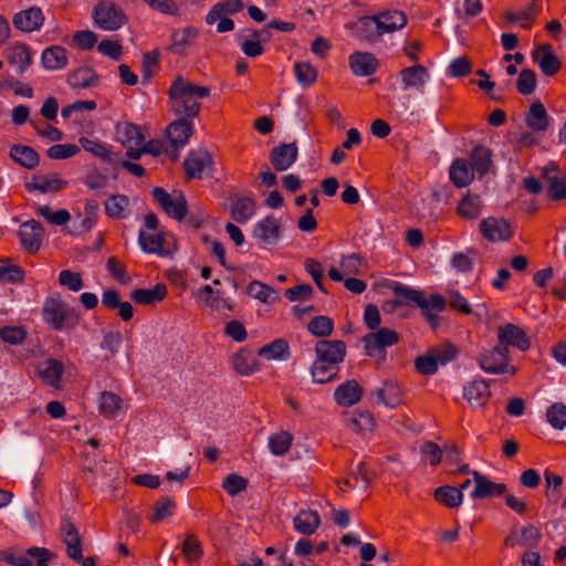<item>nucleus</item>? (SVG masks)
Segmentation results:
<instances>
[{
	"instance_id": "f257e3e1",
	"label": "nucleus",
	"mask_w": 566,
	"mask_h": 566,
	"mask_svg": "<svg viewBox=\"0 0 566 566\" xmlns=\"http://www.w3.org/2000/svg\"><path fill=\"white\" fill-rule=\"evenodd\" d=\"M168 96L170 112L178 118L191 120L200 113V99L210 96V88L178 76L170 85Z\"/></svg>"
},
{
	"instance_id": "f03ea898",
	"label": "nucleus",
	"mask_w": 566,
	"mask_h": 566,
	"mask_svg": "<svg viewBox=\"0 0 566 566\" xmlns=\"http://www.w3.org/2000/svg\"><path fill=\"white\" fill-rule=\"evenodd\" d=\"M388 286L399 298V303L417 305L433 329L439 326L438 313L446 308V300L442 295L431 294L428 296L423 291L411 289L396 281H390Z\"/></svg>"
},
{
	"instance_id": "7ed1b4c3",
	"label": "nucleus",
	"mask_w": 566,
	"mask_h": 566,
	"mask_svg": "<svg viewBox=\"0 0 566 566\" xmlns=\"http://www.w3.org/2000/svg\"><path fill=\"white\" fill-rule=\"evenodd\" d=\"M42 315L43 319L55 331H60L64 327H74L80 321L77 313L73 308L67 307L64 302L56 296H51L45 300Z\"/></svg>"
},
{
	"instance_id": "20e7f679",
	"label": "nucleus",
	"mask_w": 566,
	"mask_h": 566,
	"mask_svg": "<svg viewBox=\"0 0 566 566\" xmlns=\"http://www.w3.org/2000/svg\"><path fill=\"white\" fill-rule=\"evenodd\" d=\"M478 363L481 369L488 374H510L514 375L516 369L510 364L509 349L499 344L490 350L480 353Z\"/></svg>"
},
{
	"instance_id": "39448f33",
	"label": "nucleus",
	"mask_w": 566,
	"mask_h": 566,
	"mask_svg": "<svg viewBox=\"0 0 566 566\" xmlns=\"http://www.w3.org/2000/svg\"><path fill=\"white\" fill-rule=\"evenodd\" d=\"M95 24L105 31H116L126 23V15L120 7L112 1L97 2L92 12Z\"/></svg>"
},
{
	"instance_id": "423d86ee",
	"label": "nucleus",
	"mask_w": 566,
	"mask_h": 566,
	"mask_svg": "<svg viewBox=\"0 0 566 566\" xmlns=\"http://www.w3.org/2000/svg\"><path fill=\"white\" fill-rule=\"evenodd\" d=\"M60 535L66 546L67 556L82 566H95L94 557L83 558L82 538L74 525L69 518H63L60 524Z\"/></svg>"
},
{
	"instance_id": "0eeeda50",
	"label": "nucleus",
	"mask_w": 566,
	"mask_h": 566,
	"mask_svg": "<svg viewBox=\"0 0 566 566\" xmlns=\"http://www.w3.org/2000/svg\"><path fill=\"white\" fill-rule=\"evenodd\" d=\"M153 197L169 217L181 220L186 216L187 201L182 193L171 196L165 189L156 187Z\"/></svg>"
},
{
	"instance_id": "6e6552de",
	"label": "nucleus",
	"mask_w": 566,
	"mask_h": 566,
	"mask_svg": "<svg viewBox=\"0 0 566 566\" xmlns=\"http://www.w3.org/2000/svg\"><path fill=\"white\" fill-rule=\"evenodd\" d=\"M270 36V33L254 29H245L235 34V39L243 54L248 57H258L264 53L263 43Z\"/></svg>"
},
{
	"instance_id": "1a4fd4ad",
	"label": "nucleus",
	"mask_w": 566,
	"mask_h": 566,
	"mask_svg": "<svg viewBox=\"0 0 566 566\" xmlns=\"http://www.w3.org/2000/svg\"><path fill=\"white\" fill-rule=\"evenodd\" d=\"M252 235L261 248L275 244L281 235L280 220L273 216L263 218L254 224Z\"/></svg>"
},
{
	"instance_id": "9d476101",
	"label": "nucleus",
	"mask_w": 566,
	"mask_h": 566,
	"mask_svg": "<svg viewBox=\"0 0 566 566\" xmlns=\"http://www.w3.org/2000/svg\"><path fill=\"white\" fill-rule=\"evenodd\" d=\"M398 340V333L389 328H378L363 337L364 348L368 356H376L386 347L397 344Z\"/></svg>"
},
{
	"instance_id": "9b49d317",
	"label": "nucleus",
	"mask_w": 566,
	"mask_h": 566,
	"mask_svg": "<svg viewBox=\"0 0 566 566\" xmlns=\"http://www.w3.org/2000/svg\"><path fill=\"white\" fill-rule=\"evenodd\" d=\"M541 177L548 185L547 195L552 200H566V177L556 164L549 163L543 167Z\"/></svg>"
},
{
	"instance_id": "f8f14e48",
	"label": "nucleus",
	"mask_w": 566,
	"mask_h": 566,
	"mask_svg": "<svg viewBox=\"0 0 566 566\" xmlns=\"http://www.w3.org/2000/svg\"><path fill=\"white\" fill-rule=\"evenodd\" d=\"M479 227L482 235L491 242L507 241L513 235L512 226L504 218H485Z\"/></svg>"
},
{
	"instance_id": "ddd939ff",
	"label": "nucleus",
	"mask_w": 566,
	"mask_h": 566,
	"mask_svg": "<svg viewBox=\"0 0 566 566\" xmlns=\"http://www.w3.org/2000/svg\"><path fill=\"white\" fill-rule=\"evenodd\" d=\"M20 243L24 251L35 253L42 245L44 229L36 220H28L19 229Z\"/></svg>"
},
{
	"instance_id": "4468645a",
	"label": "nucleus",
	"mask_w": 566,
	"mask_h": 566,
	"mask_svg": "<svg viewBox=\"0 0 566 566\" xmlns=\"http://www.w3.org/2000/svg\"><path fill=\"white\" fill-rule=\"evenodd\" d=\"M497 338L500 346H513L522 352L530 348L531 342L525 332L517 325L507 323L497 328Z\"/></svg>"
},
{
	"instance_id": "2eb2a0df",
	"label": "nucleus",
	"mask_w": 566,
	"mask_h": 566,
	"mask_svg": "<svg viewBox=\"0 0 566 566\" xmlns=\"http://www.w3.org/2000/svg\"><path fill=\"white\" fill-rule=\"evenodd\" d=\"M314 350L316 358L339 365L346 356V344L338 339H323L316 343Z\"/></svg>"
},
{
	"instance_id": "dca6fc26",
	"label": "nucleus",
	"mask_w": 566,
	"mask_h": 566,
	"mask_svg": "<svg viewBox=\"0 0 566 566\" xmlns=\"http://www.w3.org/2000/svg\"><path fill=\"white\" fill-rule=\"evenodd\" d=\"M193 130L195 127L191 120L177 118L166 128V136L171 147L178 149L188 144V140L192 136Z\"/></svg>"
},
{
	"instance_id": "f3484780",
	"label": "nucleus",
	"mask_w": 566,
	"mask_h": 566,
	"mask_svg": "<svg viewBox=\"0 0 566 566\" xmlns=\"http://www.w3.org/2000/svg\"><path fill=\"white\" fill-rule=\"evenodd\" d=\"M399 77L401 80L403 91H422L430 80V74L428 69L423 65L415 64L412 66L403 67L399 72Z\"/></svg>"
},
{
	"instance_id": "a211bd4d",
	"label": "nucleus",
	"mask_w": 566,
	"mask_h": 566,
	"mask_svg": "<svg viewBox=\"0 0 566 566\" xmlns=\"http://www.w3.org/2000/svg\"><path fill=\"white\" fill-rule=\"evenodd\" d=\"M532 57L534 62L538 64L542 73L546 76H553L562 69V61L553 52L549 44H542L537 46L533 51Z\"/></svg>"
},
{
	"instance_id": "6ab92c4d",
	"label": "nucleus",
	"mask_w": 566,
	"mask_h": 566,
	"mask_svg": "<svg viewBox=\"0 0 566 566\" xmlns=\"http://www.w3.org/2000/svg\"><path fill=\"white\" fill-rule=\"evenodd\" d=\"M12 23L19 31L29 33L39 30L44 23V14L39 7L21 10L13 15Z\"/></svg>"
},
{
	"instance_id": "aec40b11",
	"label": "nucleus",
	"mask_w": 566,
	"mask_h": 566,
	"mask_svg": "<svg viewBox=\"0 0 566 566\" xmlns=\"http://www.w3.org/2000/svg\"><path fill=\"white\" fill-rule=\"evenodd\" d=\"M298 148L296 143L281 144L270 153V161L277 171L287 170L296 160Z\"/></svg>"
},
{
	"instance_id": "412c9836",
	"label": "nucleus",
	"mask_w": 566,
	"mask_h": 566,
	"mask_svg": "<svg viewBox=\"0 0 566 566\" xmlns=\"http://www.w3.org/2000/svg\"><path fill=\"white\" fill-rule=\"evenodd\" d=\"M472 475L474 478L475 486L471 492V497L474 500L500 496L506 491V485L504 483L492 482L478 471H473Z\"/></svg>"
},
{
	"instance_id": "4be33fe9",
	"label": "nucleus",
	"mask_w": 566,
	"mask_h": 566,
	"mask_svg": "<svg viewBox=\"0 0 566 566\" xmlns=\"http://www.w3.org/2000/svg\"><path fill=\"white\" fill-rule=\"evenodd\" d=\"M463 395L471 407H484L491 396L490 384L484 379H474L464 386Z\"/></svg>"
},
{
	"instance_id": "5701e85b",
	"label": "nucleus",
	"mask_w": 566,
	"mask_h": 566,
	"mask_svg": "<svg viewBox=\"0 0 566 566\" xmlns=\"http://www.w3.org/2000/svg\"><path fill=\"white\" fill-rule=\"evenodd\" d=\"M232 368L241 376H250L260 370L256 355L247 348H241L231 357Z\"/></svg>"
},
{
	"instance_id": "b1692460",
	"label": "nucleus",
	"mask_w": 566,
	"mask_h": 566,
	"mask_svg": "<svg viewBox=\"0 0 566 566\" xmlns=\"http://www.w3.org/2000/svg\"><path fill=\"white\" fill-rule=\"evenodd\" d=\"M38 376L48 386L59 388L62 375L64 373V365L62 361L49 358L38 365Z\"/></svg>"
},
{
	"instance_id": "393cba45",
	"label": "nucleus",
	"mask_w": 566,
	"mask_h": 566,
	"mask_svg": "<svg viewBox=\"0 0 566 566\" xmlns=\"http://www.w3.org/2000/svg\"><path fill=\"white\" fill-rule=\"evenodd\" d=\"M210 166L211 157L207 150L192 151L184 161L185 171L191 178H202Z\"/></svg>"
},
{
	"instance_id": "a878e982",
	"label": "nucleus",
	"mask_w": 566,
	"mask_h": 566,
	"mask_svg": "<svg viewBox=\"0 0 566 566\" xmlns=\"http://www.w3.org/2000/svg\"><path fill=\"white\" fill-rule=\"evenodd\" d=\"M363 396V389L355 379L340 384L334 391V399L342 407H352Z\"/></svg>"
},
{
	"instance_id": "bb28decb",
	"label": "nucleus",
	"mask_w": 566,
	"mask_h": 566,
	"mask_svg": "<svg viewBox=\"0 0 566 566\" xmlns=\"http://www.w3.org/2000/svg\"><path fill=\"white\" fill-rule=\"evenodd\" d=\"M67 181L60 178L57 174L35 175L30 182L27 184L29 191H39L42 193L56 192L64 189Z\"/></svg>"
},
{
	"instance_id": "cd10ccee",
	"label": "nucleus",
	"mask_w": 566,
	"mask_h": 566,
	"mask_svg": "<svg viewBox=\"0 0 566 566\" xmlns=\"http://www.w3.org/2000/svg\"><path fill=\"white\" fill-rule=\"evenodd\" d=\"M349 66L357 76L374 74L378 67V60L368 52H355L349 56Z\"/></svg>"
},
{
	"instance_id": "c85d7f7f",
	"label": "nucleus",
	"mask_w": 566,
	"mask_h": 566,
	"mask_svg": "<svg viewBox=\"0 0 566 566\" xmlns=\"http://www.w3.org/2000/svg\"><path fill=\"white\" fill-rule=\"evenodd\" d=\"M9 64L17 66L19 74H23L32 63L30 48L24 43H15L6 51Z\"/></svg>"
},
{
	"instance_id": "c756f323",
	"label": "nucleus",
	"mask_w": 566,
	"mask_h": 566,
	"mask_svg": "<svg viewBox=\"0 0 566 566\" xmlns=\"http://www.w3.org/2000/svg\"><path fill=\"white\" fill-rule=\"evenodd\" d=\"M525 122L534 132H545L549 127L551 117L542 102L537 101L531 104L525 114Z\"/></svg>"
},
{
	"instance_id": "7c9ffc66",
	"label": "nucleus",
	"mask_w": 566,
	"mask_h": 566,
	"mask_svg": "<svg viewBox=\"0 0 566 566\" xmlns=\"http://www.w3.org/2000/svg\"><path fill=\"white\" fill-rule=\"evenodd\" d=\"M449 175L451 181L458 188L468 186L474 178L471 163L462 158H458L452 163Z\"/></svg>"
},
{
	"instance_id": "2f4dec72",
	"label": "nucleus",
	"mask_w": 566,
	"mask_h": 566,
	"mask_svg": "<svg viewBox=\"0 0 566 566\" xmlns=\"http://www.w3.org/2000/svg\"><path fill=\"white\" fill-rule=\"evenodd\" d=\"M167 295V286L157 283L153 289H137L130 293V298L140 305H154L161 302Z\"/></svg>"
},
{
	"instance_id": "473e14b6",
	"label": "nucleus",
	"mask_w": 566,
	"mask_h": 566,
	"mask_svg": "<svg viewBox=\"0 0 566 566\" xmlns=\"http://www.w3.org/2000/svg\"><path fill=\"white\" fill-rule=\"evenodd\" d=\"M41 63L48 71L62 70L67 64V52L61 45L46 48L41 54Z\"/></svg>"
},
{
	"instance_id": "72a5a7b5",
	"label": "nucleus",
	"mask_w": 566,
	"mask_h": 566,
	"mask_svg": "<svg viewBox=\"0 0 566 566\" xmlns=\"http://www.w3.org/2000/svg\"><path fill=\"white\" fill-rule=\"evenodd\" d=\"M116 139L124 147L142 146L144 144V136L138 126L124 122L118 123L115 128Z\"/></svg>"
},
{
	"instance_id": "f704fd0d",
	"label": "nucleus",
	"mask_w": 566,
	"mask_h": 566,
	"mask_svg": "<svg viewBox=\"0 0 566 566\" xmlns=\"http://www.w3.org/2000/svg\"><path fill=\"white\" fill-rule=\"evenodd\" d=\"M357 36L368 43H376L382 36L376 15H365L358 20Z\"/></svg>"
},
{
	"instance_id": "c9c22d12",
	"label": "nucleus",
	"mask_w": 566,
	"mask_h": 566,
	"mask_svg": "<svg viewBox=\"0 0 566 566\" xmlns=\"http://www.w3.org/2000/svg\"><path fill=\"white\" fill-rule=\"evenodd\" d=\"M242 0H224L216 3L206 15V23L212 25L223 15H232L242 11Z\"/></svg>"
},
{
	"instance_id": "e433bc0d",
	"label": "nucleus",
	"mask_w": 566,
	"mask_h": 566,
	"mask_svg": "<svg viewBox=\"0 0 566 566\" xmlns=\"http://www.w3.org/2000/svg\"><path fill=\"white\" fill-rule=\"evenodd\" d=\"M230 213L235 222L245 223L255 213V201L251 197H235Z\"/></svg>"
},
{
	"instance_id": "4c0bfd02",
	"label": "nucleus",
	"mask_w": 566,
	"mask_h": 566,
	"mask_svg": "<svg viewBox=\"0 0 566 566\" xmlns=\"http://www.w3.org/2000/svg\"><path fill=\"white\" fill-rule=\"evenodd\" d=\"M382 35L402 29L407 23V17L402 11H384L376 14Z\"/></svg>"
},
{
	"instance_id": "58836bf2",
	"label": "nucleus",
	"mask_w": 566,
	"mask_h": 566,
	"mask_svg": "<svg viewBox=\"0 0 566 566\" xmlns=\"http://www.w3.org/2000/svg\"><path fill=\"white\" fill-rule=\"evenodd\" d=\"M321 518L316 511L302 510L293 520L294 528L304 535H312L319 526Z\"/></svg>"
},
{
	"instance_id": "ea45409f",
	"label": "nucleus",
	"mask_w": 566,
	"mask_h": 566,
	"mask_svg": "<svg viewBox=\"0 0 566 566\" xmlns=\"http://www.w3.org/2000/svg\"><path fill=\"white\" fill-rule=\"evenodd\" d=\"M338 370V365L329 364L315 357V360L311 367V375L314 382L326 384L337 377Z\"/></svg>"
},
{
	"instance_id": "a19ab883",
	"label": "nucleus",
	"mask_w": 566,
	"mask_h": 566,
	"mask_svg": "<svg viewBox=\"0 0 566 566\" xmlns=\"http://www.w3.org/2000/svg\"><path fill=\"white\" fill-rule=\"evenodd\" d=\"M198 294L203 298L208 306L214 308L218 312L233 310L230 300L224 298L221 291L213 290L210 285L202 286Z\"/></svg>"
},
{
	"instance_id": "79ce46f5",
	"label": "nucleus",
	"mask_w": 566,
	"mask_h": 566,
	"mask_svg": "<svg viewBox=\"0 0 566 566\" xmlns=\"http://www.w3.org/2000/svg\"><path fill=\"white\" fill-rule=\"evenodd\" d=\"M138 243L145 253L164 255L163 237L158 231H146L140 229Z\"/></svg>"
},
{
	"instance_id": "37998d69",
	"label": "nucleus",
	"mask_w": 566,
	"mask_h": 566,
	"mask_svg": "<svg viewBox=\"0 0 566 566\" xmlns=\"http://www.w3.org/2000/svg\"><path fill=\"white\" fill-rule=\"evenodd\" d=\"M378 399L389 408H396L403 400V394L397 382L385 381L384 386L376 390Z\"/></svg>"
},
{
	"instance_id": "c03bdc74",
	"label": "nucleus",
	"mask_w": 566,
	"mask_h": 566,
	"mask_svg": "<svg viewBox=\"0 0 566 566\" xmlns=\"http://www.w3.org/2000/svg\"><path fill=\"white\" fill-rule=\"evenodd\" d=\"M98 76L91 67H80L67 77V84L73 88H88L97 84Z\"/></svg>"
},
{
	"instance_id": "a18cd8bd",
	"label": "nucleus",
	"mask_w": 566,
	"mask_h": 566,
	"mask_svg": "<svg viewBox=\"0 0 566 566\" xmlns=\"http://www.w3.org/2000/svg\"><path fill=\"white\" fill-rule=\"evenodd\" d=\"M106 214L112 219H124L128 214L129 199L125 195H112L104 203Z\"/></svg>"
},
{
	"instance_id": "49530a36",
	"label": "nucleus",
	"mask_w": 566,
	"mask_h": 566,
	"mask_svg": "<svg viewBox=\"0 0 566 566\" xmlns=\"http://www.w3.org/2000/svg\"><path fill=\"white\" fill-rule=\"evenodd\" d=\"M10 156L14 161L28 169L35 168L40 161L38 153L33 148L24 145L13 146L10 150Z\"/></svg>"
},
{
	"instance_id": "de8ad7c7",
	"label": "nucleus",
	"mask_w": 566,
	"mask_h": 566,
	"mask_svg": "<svg viewBox=\"0 0 566 566\" xmlns=\"http://www.w3.org/2000/svg\"><path fill=\"white\" fill-rule=\"evenodd\" d=\"M78 143L85 151L101 158L104 163L113 164L115 161V154L106 145L87 137H81Z\"/></svg>"
},
{
	"instance_id": "09e8293b",
	"label": "nucleus",
	"mask_w": 566,
	"mask_h": 566,
	"mask_svg": "<svg viewBox=\"0 0 566 566\" xmlns=\"http://www.w3.org/2000/svg\"><path fill=\"white\" fill-rule=\"evenodd\" d=\"M198 36V30L193 27H188L184 30L176 31L171 35V52L179 54L182 53Z\"/></svg>"
},
{
	"instance_id": "8fccbe9b",
	"label": "nucleus",
	"mask_w": 566,
	"mask_h": 566,
	"mask_svg": "<svg viewBox=\"0 0 566 566\" xmlns=\"http://www.w3.org/2000/svg\"><path fill=\"white\" fill-rule=\"evenodd\" d=\"M122 407V399L118 395L112 391H104L101 394L98 401V410L105 418L112 419L116 416Z\"/></svg>"
},
{
	"instance_id": "3c124183",
	"label": "nucleus",
	"mask_w": 566,
	"mask_h": 566,
	"mask_svg": "<svg viewBox=\"0 0 566 566\" xmlns=\"http://www.w3.org/2000/svg\"><path fill=\"white\" fill-rule=\"evenodd\" d=\"M482 201L479 196L467 195L458 205V212L461 217L473 220L481 214Z\"/></svg>"
},
{
	"instance_id": "603ef678",
	"label": "nucleus",
	"mask_w": 566,
	"mask_h": 566,
	"mask_svg": "<svg viewBox=\"0 0 566 566\" xmlns=\"http://www.w3.org/2000/svg\"><path fill=\"white\" fill-rule=\"evenodd\" d=\"M471 166L473 171H476L480 176H484L491 165V153L483 146H476L471 153Z\"/></svg>"
},
{
	"instance_id": "864d4df0",
	"label": "nucleus",
	"mask_w": 566,
	"mask_h": 566,
	"mask_svg": "<svg viewBox=\"0 0 566 566\" xmlns=\"http://www.w3.org/2000/svg\"><path fill=\"white\" fill-rule=\"evenodd\" d=\"M293 71L297 83L303 87L313 85L317 80V70L308 62H295Z\"/></svg>"
},
{
	"instance_id": "5fc2aeb1",
	"label": "nucleus",
	"mask_w": 566,
	"mask_h": 566,
	"mask_svg": "<svg viewBox=\"0 0 566 566\" xmlns=\"http://www.w3.org/2000/svg\"><path fill=\"white\" fill-rule=\"evenodd\" d=\"M293 442V436L289 431H280L269 437V449L274 455L285 454Z\"/></svg>"
},
{
	"instance_id": "6e6d98bb",
	"label": "nucleus",
	"mask_w": 566,
	"mask_h": 566,
	"mask_svg": "<svg viewBox=\"0 0 566 566\" xmlns=\"http://www.w3.org/2000/svg\"><path fill=\"white\" fill-rule=\"evenodd\" d=\"M434 499L448 507H457L462 503L463 494L453 486H440L434 491Z\"/></svg>"
},
{
	"instance_id": "4d7b16f0",
	"label": "nucleus",
	"mask_w": 566,
	"mask_h": 566,
	"mask_svg": "<svg viewBox=\"0 0 566 566\" xmlns=\"http://www.w3.org/2000/svg\"><path fill=\"white\" fill-rule=\"evenodd\" d=\"M307 331L316 337H327L334 331V321L326 315H318L307 324Z\"/></svg>"
},
{
	"instance_id": "13d9d810",
	"label": "nucleus",
	"mask_w": 566,
	"mask_h": 566,
	"mask_svg": "<svg viewBox=\"0 0 566 566\" xmlns=\"http://www.w3.org/2000/svg\"><path fill=\"white\" fill-rule=\"evenodd\" d=\"M537 2L538 0H533L531 4L518 12H506V21L511 23L520 21L523 28L530 29L534 13L539 10Z\"/></svg>"
},
{
	"instance_id": "bf43d9fd",
	"label": "nucleus",
	"mask_w": 566,
	"mask_h": 566,
	"mask_svg": "<svg viewBox=\"0 0 566 566\" xmlns=\"http://www.w3.org/2000/svg\"><path fill=\"white\" fill-rule=\"evenodd\" d=\"M247 292L250 296L261 301L262 303H271L274 302L275 296V290L260 281H252L248 287Z\"/></svg>"
},
{
	"instance_id": "052dcab7",
	"label": "nucleus",
	"mask_w": 566,
	"mask_h": 566,
	"mask_svg": "<svg viewBox=\"0 0 566 566\" xmlns=\"http://www.w3.org/2000/svg\"><path fill=\"white\" fill-rule=\"evenodd\" d=\"M546 483V497L552 503H557L562 495L563 478L559 474L546 470L544 472Z\"/></svg>"
},
{
	"instance_id": "680f3d73",
	"label": "nucleus",
	"mask_w": 566,
	"mask_h": 566,
	"mask_svg": "<svg viewBox=\"0 0 566 566\" xmlns=\"http://www.w3.org/2000/svg\"><path fill=\"white\" fill-rule=\"evenodd\" d=\"M35 213L48 222L56 226H63L71 219V214L66 209H60L53 212L49 206H39L35 209Z\"/></svg>"
},
{
	"instance_id": "e2e57ef3",
	"label": "nucleus",
	"mask_w": 566,
	"mask_h": 566,
	"mask_svg": "<svg viewBox=\"0 0 566 566\" xmlns=\"http://www.w3.org/2000/svg\"><path fill=\"white\" fill-rule=\"evenodd\" d=\"M547 422L556 430L566 427V406L562 402L553 403L546 411Z\"/></svg>"
},
{
	"instance_id": "0e129e2a",
	"label": "nucleus",
	"mask_w": 566,
	"mask_h": 566,
	"mask_svg": "<svg viewBox=\"0 0 566 566\" xmlns=\"http://www.w3.org/2000/svg\"><path fill=\"white\" fill-rule=\"evenodd\" d=\"M176 509V503L170 497H163L154 505V513L149 517L151 523H158L171 516Z\"/></svg>"
},
{
	"instance_id": "69168bd1",
	"label": "nucleus",
	"mask_w": 566,
	"mask_h": 566,
	"mask_svg": "<svg viewBox=\"0 0 566 566\" xmlns=\"http://www.w3.org/2000/svg\"><path fill=\"white\" fill-rule=\"evenodd\" d=\"M536 74L531 69H523L516 81V90L522 95H530L536 88Z\"/></svg>"
},
{
	"instance_id": "338daca9",
	"label": "nucleus",
	"mask_w": 566,
	"mask_h": 566,
	"mask_svg": "<svg viewBox=\"0 0 566 566\" xmlns=\"http://www.w3.org/2000/svg\"><path fill=\"white\" fill-rule=\"evenodd\" d=\"M287 343L283 339H275L260 348L259 356H264L268 359H281L285 354H287Z\"/></svg>"
},
{
	"instance_id": "774afa93",
	"label": "nucleus",
	"mask_w": 566,
	"mask_h": 566,
	"mask_svg": "<svg viewBox=\"0 0 566 566\" xmlns=\"http://www.w3.org/2000/svg\"><path fill=\"white\" fill-rule=\"evenodd\" d=\"M80 150L75 144H56L48 149L46 155L51 159L62 160L77 155Z\"/></svg>"
}]
</instances>
